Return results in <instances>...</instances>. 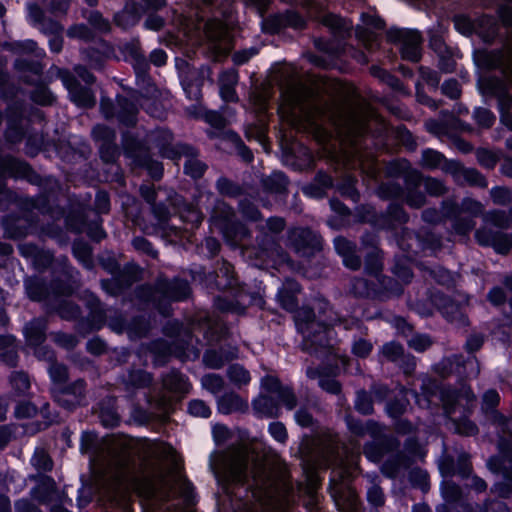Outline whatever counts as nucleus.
Here are the masks:
<instances>
[{
    "mask_svg": "<svg viewBox=\"0 0 512 512\" xmlns=\"http://www.w3.org/2000/svg\"><path fill=\"white\" fill-rule=\"evenodd\" d=\"M474 23V31L485 43L491 44L499 34L497 21L490 14H482L474 20Z\"/></svg>",
    "mask_w": 512,
    "mask_h": 512,
    "instance_id": "nucleus-31",
    "label": "nucleus"
},
{
    "mask_svg": "<svg viewBox=\"0 0 512 512\" xmlns=\"http://www.w3.org/2000/svg\"><path fill=\"white\" fill-rule=\"evenodd\" d=\"M287 246L301 257H313L322 250L323 239L308 226H295L287 231Z\"/></svg>",
    "mask_w": 512,
    "mask_h": 512,
    "instance_id": "nucleus-9",
    "label": "nucleus"
},
{
    "mask_svg": "<svg viewBox=\"0 0 512 512\" xmlns=\"http://www.w3.org/2000/svg\"><path fill=\"white\" fill-rule=\"evenodd\" d=\"M411 463V458L399 449L388 455L383 461L381 472L388 478H395L403 467H407Z\"/></svg>",
    "mask_w": 512,
    "mask_h": 512,
    "instance_id": "nucleus-35",
    "label": "nucleus"
},
{
    "mask_svg": "<svg viewBox=\"0 0 512 512\" xmlns=\"http://www.w3.org/2000/svg\"><path fill=\"white\" fill-rule=\"evenodd\" d=\"M344 421L348 431L355 437L362 438L365 435H369V425L371 422H377L374 419H368L363 422L361 419L355 417L354 415L348 413L344 417Z\"/></svg>",
    "mask_w": 512,
    "mask_h": 512,
    "instance_id": "nucleus-52",
    "label": "nucleus"
},
{
    "mask_svg": "<svg viewBox=\"0 0 512 512\" xmlns=\"http://www.w3.org/2000/svg\"><path fill=\"white\" fill-rule=\"evenodd\" d=\"M445 160V155L433 148H425L422 150L421 166L427 170H435L441 168Z\"/></svg>",
    "mask_w": 512,
    "mask_h": 512,
    "instance_id": "nucleus-60",
    "label": "nucleus"
},
{
    "mask_svg": "<svg viewBox=\"0 0 512 512\" xmlns=\"http://www.w3.org/2000/svg\"><path fill=\"white\" fill-rule=\"evenodd\" d=\"M86 306L89 310L87 317L78 322L80 332H96L102 329L106 323V311L98 296L91 293L87 299Z\"/></svg>",
    "mask_w": 512,
    "mask_h": 512,
    "instance_id": "nucleus-19",
    "label": "nucleus"
},
{
    "mask_svg": "<svg viewBox=\"0 0 512 512\" xmlns=\"http://www.w3.org/2000/svg\"><path fill=\"white\" fill-rule=\"evenodd\" d=\"M408 480L413 488L427 492L430 489V476L428 472L420 467L411 469Z\"/></svg>",
    "mask_w": 512,
    "mask_h": 512,
    "instance_id": "nucleus-63",
    "label": "nucleus"
},
{
    "mask_svg": "<svg viewBox=\"0 0 512 512\" xmlns=\"http://www.w3.org/2000/svg\"><path fill=\"white\" fill-rule=\"evenodd\" d=\"M282 405L277 397L261 395L252 400V407L255 413L262 414L267 418L278 417L279 407Z\"/></svg>",
    "mask_w": 512,
    "mask_h": 512,
    "instance_id": "nucleus-42",
    "label": "nucleus"
},
{
    "mask_svg": "<svg viewBox=\"0 0 512 512\" xmlns=\"http://www.w3.org/2000/svg\"><path fill=\"white\" fill-rule=\"evenodd\" d=\"M140 274V266L134 262H128L124 265L123 273L111 276L110 278L101 279L100 285L107 295L119 297L140 279Z\"/></svg>",
    "mask_w": 512,
    "mask_h": 512,
    "instance_id": "nucleus-13",
    "label": "nucleus"
},
{
    "mask_svg": "<svg viewBox=\"0 0 512 512\" xmlns=\"http://www.w3.org/2000/svg\"><path fill=\"white\" fill-rule=\"evenodd\" d=\"M1 226L4 238L20 241L29 235L36 234L39 230L40 223L29 222L16 214L8 213L2 217Z\"/></svg>",
    "mask_w": 512,
    "mask_h": 512,
    "instance_id": "nucleus-17",
    "label": "nucleus"
},
{
    "mask_svg": "<svg viewBox=\"0 0 512 512\" xmlns=\"http://www.w3.org/2000/svg\"><path fill=\"white\" fill-rule=\"evenodd\" d=\"M457 185H468L470 187L486 188L487 178L476 168L465 167L461 173L460 182Z\"/></svg>",
    "mask_w": 512,
    "mask_h": 512,
    "instance_id": "nucleus-50",
    "label": "nucleus"
},
{
    "mask_svg": "<svg viewBox=\"0 0 512 512\" xmlns=\"http://www.w3.org/2000/svg\"><path fill=\"white\" fill-rule=\"evenodd\" d=\"M438 398L447 416H452L456 413L460 400H466L467 404H469L476 399L471 386L467 383H462L459 388L453 387L450 384H443Z\"/></svg>",
    "mask_w": 512,
    "mask_h": 512,
    "instance_id": "nucleus-16",
    "label": "nucleus"
},
{
    "mask_svg": "<svg viewBox=\"0 0 512 512\" xmlns=\"http://www.w3.org/2000/svg\"><path fill=\"white\" fill-rule=\"evenodd\" d=\"M99 421L106 429H114L120 425L121 417L112 399L99 402Z\"/></svg>",
    "mask_w": 512,
    "mask_h": 512,
    "instance_id": "nucleus-37",
    "label": "nucleus"
},
{
    "mask_svg": "<svg viewBox=\"0 0 512 512\" xmlns=\"http://www.w3.org/2000/svg\"><path fill=\"white\" fill-rule=\"evenodd\" d=\"M333 245L335 252L342 258L343 265L357 271L362 266L361 257L357 254V245L354 241L339 235L334 238Z\"/></svg>",
    "mask_w": 512,
    "mask_h": 512,
    "instance_id": "nucleus-22",
    "label": "nucleus"
},
{
    "mask_svg": "<svg viewBox=\"0 0 512 512\" xmlns=\"http://www.w3.org/2000/svg\"><path fill=\"white\" fill-rule=\"evenodd\" d=\"M216 189L220 195L228 198H237L245 194V190L240 184L225 176H220L217 179Z\"/></svg>",
    "mask_w": 512,
    "mask_h": 512,
    "instance_id": "nucleus-48",
    "label": "nucleus"
},
{
    "mask_svg": "<svg viewBox=\"0 0 512 512\" xmlns=\"http://www.w3.org/2000/svg\"><path fill=\"white\" fill-rule=\"evenodd\" d=\"M151 329L150 318L145 314H137L128 320L127 335L130 340L145 338Z\"/></svg>",
    "mask_w": 512,
    "mask_h": 512,
    "instance_id": "nucleus-40",
    "label": "nucleus"
},
{
    "mask_svg": "<svg viewBox=\"0 0 512 512\" xmlns=\"http://www.w3.org/2000/svg\"><path fill=\"white\" fill-rule=\"evenodd\" d=\"M214 226L219 230L225 243L232 247H237L240 242L251 237V231L248 226L239 220L234 211L229 208L212 217Z\"/></svg>",
    "mask_w": 512,
    "mask_h": 512,
    "instance_id": "nucleus-11",
    "label": "nucleus"
},
{
    "mask_svg": "<svg viewBox=\"0 0 512 512\" xmlns=\"http://www.w3.org/2000/svg\"><path fill=\"white\" fill-rule=\"evenodd\" d=\"M260 183L265 193L282 195L288 191L289 178L283 171L275 170L269 176L262 177Z\"/></svg>",
    "mask_w": 512,
    "mask_h": 512,
    "instance_id": "nucleus-32",
    "label": "nucleus"
},
{
    "mask_svg": "<svg viewBox=\"0 0 512 512\" xmlns=\"http://www.w3.org/2000/svg\"><path fill=\"white\" fill-rule=\"evenodd\" d=\"M393 286H397V282L387 276L375 279L355 277L351 281L350 292L360 299L383 300L393 293Z\"/></svg>",
    "mask_w": 512,
    "mask_h": 512,
    "instance_id": "nucleus-10",
    "label": "nucleus"
},
{
    "mask_svg": "<svg viewBox=\"0 0 512 512\" xmlns=\"http://www.w3.org/2000/svg\"><path fill=\"white\" fill-rule=\"evenodd\" d=\"M45 306L48 313H54L66 321L78 320L82 314L81 307L76 302L66 298L51 299Z\"/></svg>",
    "mask_w": 512,
    "mask_h": 512,
    "instance_id": "nucleus-25",
    "label": "nucleus"
},
{
    "mask_svg": "<svg viewBox=\"0 0 512 512\" xmlns=\"http://www.w3.org/2000/svg\"><path fill=\"white\" fill-rule=\"evenodd\" d=\"M295 326L302 335L301 350L310 356L320 357L330 348L331 325L317 318L311 307L302 308L295 317Z\"/></svg>",
    "mask_w": 512,
    "mask_h": 512,
    "instance_id": "nucleus-2",
    "label": "nucleus"
},
{
    "mask_svg": "<svg viewBox=\"0 0 512 512\" xmlns=\"http://www.w3.org/2000/svg\"><path fill=\"white\" fill-rule=\"evenodd\" d=\"M264 391L275 394L278 401L287 409L293 410L298 404V398L291 385L283 384L282 381L273 375H266L261 380Z\"/></svg>",
    "mask_w": 512,
    "mask_h": 512,
    "instance_id": "nucleus-18",
    "label": "nucleus"
},
{
    "mask_svg": "<svg viewBox=\"0 0 512 512\" xmlns=\"http://www.w3.org/2000/svg\"><path fill=\"white\" fill-rule=\"evenodd\" d=\"M173 140L174 134L169 128H158L151 136V142L161 158L177 162L185 157L183 173L194 181L200 180L208 170V165L198 159V148L181 141L173 144Z\"/></svg>",
    "mask_w": 512,
    "mask_h": 512,
    "instance_id": "nucleus-1",
    "label": "nucleus"
},
{
    "mask_svg": "<svg viewBox=\"0 0 512 512\" xmlns=\"http://www.w3.org/2000/svg\"><path fill=\"white\" fill-rule=\"evenodd\" d=\"M473 119L477 126L484 130L492 128L496 122L495 114L490 109L482 106L474 108Z\"/></svg>",
    "mask_w": 512,
    "mask_h": 512,
    "instance_id": "nucleus-64",
    "label": "nucleus"
},
{
    "mask_svg": "<svg viewBox=\"0 0 512 512\" xmlns=\"http://www.w3.org/2000/svg\"><path fill=\"white\" fill-rule=\"evenodd\" d=\"M411 463V458L399 449L388 455L383 461L381 472L388 478H395L403 467H407Z\"/></svg>",
    "mask_w": 512,
    "mask_h": 512,
    "instance_id": "nucleus-34",
    "label": "nucleus"
},
{
    "mask_svg": "<svg viewBox=\"0 0 512 512\" xmlns=\"http://www.w3.org/2000/svg\"><path fill=\"white\" fill-rule=\"evenodd\" d=\"M146 351L151 355L154 366H166L171 360L170 343L164 338H157L150 341Z\"/></svg>",
    "mask_w": 512,
    "mask_h": 512,
    "instance_id": "nucleus-33",
    "label": "nucleus"
},
{
    "mask_svg": "<svg viewBox=\"0 0 512 512\" xmlns=\"http://www.w3.org/2000/svg\"><path fill=\"white\" fill-rule=\"evenodd\" d=\"M100 43L105 47V49L89 46L82 51L83 58L94 69H100L104 66L111 51V47L106 40L100 39Z\"/></svg>",
    "mask_w": 512,
    "mask_h": 512,
    "instance_id": "nucleus-41",
    "label": "nucleus"
},
{
    "mask_svg": "<svg viewBox=\"0 0 512 512\" xmlns=\"http://www.w3.org/2000/svg\"><path fill=\"white\" fill-rule=\"evenodd\" d=\"M47 320L34 317L23 328V335L28 346L38 347L46 341Z\"/></svg>",
    "mask_w": 512,
    "mask_h": 512,
    "instance_id": "nucleus-28",
    "label": "nucleus"
},
{
    "mask_svg": "<svg viewBox=\"0 0 512 512\" xmlns=\"http://www.w3.org/2000/svg\"><path fill=\"white\" fill-rule=\"evenodd\" d=\"M33 85L34 87L29 93L31 102L42 107L52 106L56 102V96L50 90L46 82L38 79Z\"/></svg>",
    "mask_w": 512,
    "mask_h": 512,
    "instance_id": "nucleus-38",
    "label": "nucleus"
},
{
    "mask_svg": "<svg viewBox=\"0 0 512 512\" xmlns=\"http://www.w3.org/2000/svg\"><path fill=\"white\" fill-rule=\"evenodd\" d=\"M362 243L364 245H370L372 248L364 256L363 264H364L365 274L369 275V276H373L375 278L384 276L382 274V270H383L382 251L375 245L373 239H370L368 241L365 238H362Z\"/></svg>",
    "mask_w": 512,
    "mask_h": 512,
    "instance_id": "nucleus-29",
    "label": "nucleus"
},
{
    "mask_svg": "<svg viewBox=\"0 0 512 512\" xmlns=\"http://www.w3.org/2000/svg\"><path fill=\"white\" fill-rule=\"evenodd\" d=\"M10 169L14 176L38 187L39 194L36 196L38 205L49 211L52 202L57 200L60 188L57 178L53 175H41L27 161H14Z\"/></svg>",
    "mask_w": 512,
    "mask_h": 512,
    "instance_id": "nucleus-3",
    "label": "nucleus"
},
{
    "mask_svg": "<svg viewBox=\"0 0 512 512\" xmlns=\"http://www.w3.org/2000/svg\"><path fill=\"white\" fill-rule=\"evenodd\" d=\"M59 74L72 103L82 109H91L95 106L96 97L90 87L81 84L75 75L67 69L60 70Z\"/></svg>",
    "mask_w": 512,
    "mask_h": 512,
    "instance_id": "nucleus-15",
    "label": "nucleus"
},
{
    "mask_svg": "<svg viewBox=\"0 0 512 512\" xmlns=\"http://www.w3.org/2000/svg\"><path fill=\"white\" fill-rule=\"evenodd\" d=\"M9 382L16 396H25L31 387L29 376L24 371H13Z\"/></svg>",
    "mask_w": 512,
    "mask_h": 512,
    "instance_id": "nucleus-55",
    "label": "nucleus"
},
{
    "mask_svg": "<svg viewBox=\"0 0 512 512\" xmlns=\"http://www.w3.org/2000/svg\"><path fill=\"white\" fill-rule=\"evenodd\" d=\"M86 386V381L83 378H78L72 382H65L57 390L62 395H69L82 400L85 397Z\"/></svg>",
    "mask_w": 512,
    "mask_h": 512,
    "instance_id": "nucleus-61",
    "label": "nucleus"
},
{
    "mask_svg": "<svg viewBox=\"0 0 512 512\" xmlns=\"http://www.w3.org/2000/svg\"><path fill=\"white\" fill-rule=\"evenodd\" d=\"M83 233L94 243H100L107 237V233L103 227V220L99 216L95 219L87 220Z\"/></svg>",
    "mask_w": 512,
    "mask_h": 512,
    "instance_id": "nucleus-57",
    "label": "nucleus"
},
{
    "mask_svg": "<svg viewBox=\"0 0 512 512\" xmlns=\"http://www.w3.org/2000/svg\"><path fill=\"white\" fill-rule=\"evenodd\" d=\"M207 281L218 291L229 292L234 296H237L242 288L234 266L225 259H222L220 263L218 262L213 271L208 273Z\"/></svg>",
    "mask_w": 512,
    "mask_h": 512,
    "instance_id": "nucleus-14",
    "label": "nucleus"
},
{
    "mask_svg": "<svg viewBox=\"0 0 512 512\" xmlns=\"http://www.w3.org/2000/svg\"><path fill=\"white\" fill-rule=\"evenodd\" d=\"M181 86L187 99L198 101L202 98L203 79L200 76L182 79Z\"/></svg>",
    "mask_w": 512,
    "mask_h": 512,
    "instance_id": "nucleus-59",
    "label": "nucleus"
},
{
    "mask_svg": "<svg viewBox=\"0 0 512 512\" xmlns=\"http://www.w3.org/2000/svg\"><path fill=\"white\" fill-rule=\"evenodd\" d=\"M409 221V214L404 209L402 201L390 202L384 212H382L377 222L383 229H394L397 225L406 224Z\"/></svg>",
    "mask_w": 512,
    "mask_h": 512,
    "instance_id": "nucleus-24",
    "label": "nucleus"
},
{
    "mask_svg": "<svg viewBox=\"0 0 512 512\" xmlns=\"http://www.w3.org/2000/svg\"><path fill=\"white\" fill-rule=\"evenodd\" d=\"M296 457L300 460V465L304 473L313 472L319 462L318 447L309 435L304 434L298 445Z\"/></svg>",
    "mask_w": 512,
    "mask_h": 512,
    "instance_id": "nucleus-23",
    "label": "nucleus"
},
{
    "mask_svg": "<svg viewBox=\"0 0 512 512\" xmlns=\"http://www.w3.org/2000/svg\"><path fill=\"white\" fill-rule=\"evenodd\" d=\"M226 77L231 78V83L226 84L223 83L220 85V95L221 98L226 102H237L238 96L234 86L238 80V74L235 70H225L220 74L219 80L220 82H224Z\"/></svg>",
    "mask_w": 512,
    "mask_h": 512,
    "instance_id": "nucleus-47",
    "label": "nucleus"
},
{
    "mask_svg": "<svg viewBox=\"0 0 512 512\" xmlns=\"http://www.w3.org/2000/svg\"><path fill=\"white\" fill-rule=\"evenodd\" d=\"M505 86L503 80L495 75H480L477 79L479 93L483 96L495 97Z\"/></svg>",
    "mask_w": 512,
    "mask_h": 512,
    "instance_id": "nucleus-44",
    "label": "nucleus"
},
{
    "mask_svg": "<svg viewBox=\"0 0 512 512\" xmlns=\"http://www.w3.org/2000/svg\"><path fill=\"white\" fill-rule=\"evenodd\" d=\"M335 186L334 178L324 169H319L312 180L302 187V193L311 199L322 200L327 197L328 190Z\"/></svg>",
    "mask_w": 512,
    "mask_h": 512,
    "instance_id": "nucleus-20",
    "label": "nucleus"
},
{
    "mask_svg": "<svg viewBox=\"0 0 512 512\" xmlns=\"http://www.w3.org/2000/svg\"><path fill=\"white\" fill-rule=\"evenodd\" d=\"M475 155L477 162L481 167L487 170H493L502 158L503 153L500 150L494 151L489 148L479 147L476 150Z\"/></svg>",
    "mask_w": 512,
    "mask_h": 512,
    "instance_id": "nucleus-53",
    "label": "nucleus"
},
{
    "mask_svg": "<svg viewBox=\"0 0 512 512\" xmlns=\"http://www.w3.org/2000/svg\"><path fill=\"white\" fill-rule=\"evenodd\" d=\"M307 26L308 23L303 14L293 8L271 13L261 21V31L270 36L280 35L287 28L303 31Z\"/></svg>",
    "mask_w": 512,
    "mask_h": 512,
    "instance_id": "nucleus-8",
    "label": "nucleus"
},
{
    "mask_svg": "<svg viewBox=\"0 0 512 512\" xmlns=\"http://www.w3.org/2000/svg\"><path fill=\"white\" fill-rule=\"evenodd\" d=\"M387 42L400 44L399 53L402 60L418 63L422 59V35L417 29L390 27L386 31Z\"/></svg>",
    "mask_w": 512,
    "mask_h": 512,
    "instance_id": "nucleus-7",
    "label": "nucleus"
},
{
    "mask_svg": "<svg viewBox=\"0 0 512 512\" xmlns=\"http://www.w3.org/2000/svg\"><path fill=\"white\" fill-rule=\"evenodd\" d=\"M439 298L442 305L441 312L448 321H460L462 323H464V321H468L467 316L461 311L460 305L456 303L453 298L443 293Z\"/></svg>",
    "mask_w": 512,
    "mask_h": 512,
    "instance_id": "nucleus-45",
    "label": "nucleus"
},
{
    "mask_svg": "<svg viewBox=\"0 0 512 512\" xmlns=\"http://www.w3.org/2000/svg\"><path fill=\"white\" fill-rule=\"evenodd\" d=\"M88 219V215L83 209L71 208L64 217V224L69 232L82 234Z\"/></svg>",
    "mask_w": 512,
    "mask_h": 512,
    "instance_id": "nucleus-43",
    "label": "nucleus"
},
{
    "mask_svg": "<svg viewBox=\"0 0 512 512\" xmlns=\"http://www.w3.org/2000/svg\"><path fill=\"white\" fill-rule=\"evenodd\" d=\"M370 440L362 447L365 458L374 464H380L385 456L394 453L400 448L399 439L386 432V426L381 422H371L369 425Z\"/></svg>",
    "mask_w": 512,
    "mask_h": 512,
    "instance_id": "nucleus-5",
    "label": "nucleus"
},
{
    "mask_svg": "<svg viewBox=\"0 0 512 512\" xmlns=\"http://www.w3.org/2000/svg\"><path fill=\"white\" fill-rule=\"evenodd\" d=\"M66 34L71 39H79L86 43L96 39V33L85 23L72 24L68 27Z\"/></svg>",
    "mask_w": 512,
    "mask_h": 512,
    "instance_id": "nucleus-58",
    "label": "nucleus"
},
{
    "mask_svg": "<svg viewBox=\"0 0 512 512\" xmlns=\"http://www.w3.org/2000/svg\"><path fill=\"white\" fill-rule=\"evenodd\" d=\"M354 408L361 415H372L374 413V401L371 394L365 389L358 390L354 400Z\"/></svg>",
    "mask_w": 512,
    "mask_h": 512,
    "instance_id": "nucleus-56",
    "label": "nucleus"
},
{
    "mask_svg": "<svg viewBox=\"0 0 512 512\" xmlns=\"http://www.w3.org/2000/svg\"><path fill=\"white\" fill-rule=\"evenodd\" d=\"M471 413L472 409L470 406L466 405L463 407V413L456 421L457 432L460 435L471 437L479 433L477 424L469 417Z\"/></svg>",
    "mask_w": 512,
    "mask_h": 512,
    "instance_id": "nucleus-49",
    "label": "nucleus"
},
{
    "mask_svg": "<svg viewBox=\"0 0 512 512\" xmlns=\"http://www.w3.org/2000/svg\"><path fill=\"white\" fill-rule=\"evenodd\" d=\"M17 206V211L10 212L11 214H16L29 222H37L40 223L39 215L34 211L35 209L44 213L47 212V209L40 207L37 202V198H23L20 196V199L17 203H14Z\"/></svg>",
    "mask_w": 512,
    "mask_h": 512,
    "instance_id": "nucleus-36",
    "label": "nucleus"
},
{
    "mask_svg": "<svg viewBox=\"0 0 512 512\" xmlns=\"http://www.w3.org/2000/svg\"><path fill=\"white\" fill-rule=\"evenodd\" d=\"M248 409L247 400L234 391L224 392L217 399V411L223 415L246 413Z\"/></svg>",
    "mask_w": 512,
    "mask_h": 512,
    "instance_id": "nucleus-27",
    "label": "nucleus"
},
{
    "mask_svg": "<svg viewBox=\"0 0 512 512\" xmlns=\"http://www.w3.org/2000/svg\"><path fill=\"white\" fill-rule=\"evenodd\" d=\"M75 292V282L69 275L64 277L56 276L50 280V294L53 296L51 299L71 297Z\"/></svg>",
    "mask_w": 512,
    "mask_h": 512,
    "instance_id": "nucleus-39",
    "label": "nucleus"
},
{
    "mask_svg": "<svg viewBox=\"0 0 512 512\" xmlns=\"http://www.w3.org/2000/svg\"><path fill=\"white\" fill-rule=\"evenodd\" d=\"M99 109L106 121L116 120L120 128L131 129L138 123L136 104L121 93L116 94L115 102L108 96H101Z\"/></svg>",
    "mask_w": 512,
    "mask_h": 512,
    "instance_id": "nucleus-6",
    "label": "nucleus"
},
{
    "mask_svg": "<svg viewBox=\"0 0 512 512\" xmlns=\"http://www.w3.org/2000/svg\"><path fill=\"white\" fill-rule=\"evenodd\" d=\"M301 292L300 284L294 279H288L277 292L279 306L287 312H295L299 308L297 295Z\"/></svg>",
    "mask_w": 512,
    "mask_h": 512,
    "instance_id": "nucleus-26",
    "label": "nucleus"
},
{
    "mask_svg": "<svg viewBox=\"0 0 512 512\" xmlns=\"http://www.w3.org/2000/svg\"><path fill=\"white\" fill-rule=\"evenodd\" d=\"M398 245L404 252L418 256L427 250L438 248L440 239L429 229L404 230Z\"/></svg>",
    "mask_w": 512,
    "mask_h": 512,
    "instance_id": "nucleus-12",
    "label": "nucleus"
},
{
    "mask_svg": "<svg viewBox=\"0 0 512 512\" xmlns=\"http://www.w3.org/2000/svg\"><path fill=\"white\" fill-rule=\"evenodd\" d=\"M152 374L144 369H132L128 372L126 386L133 389H144L151 385Z\"/></svg>",
    "mask_w": 512,
    "mask_h": 512,
    "instance_id": "nucleus-51",
    "label": "nucleus"
},
{
    "mask_svg": "<svg viewBox=\"0 0 512 512\" xmlns=\"http://www.w3.org/2000/svg\"><path fill=\"white\" fill-rule=\"evenodd\" d=\"M158 289L165 298L174 302L186 301L192 294L189 282L179 276L161 281Z\"/></svg>",
    "mask_w": 512,
    "mask_h": 512,
    "instance_id": "nucleus-21",
    "label": "nucleus"
},
{
    "mask_svg": "<svg viewBox=\"0 0 512 512\" xmlns=\"http://www.w3.org/2000/svg\"><path fill=\"white\" fill-rule=\"evenodd\" d=\"M405 190L402 185L396 181H387L381 183L377 188V195L382 200L390 202L402 201Z\"/></svg>",
    "mask_w": 512,
    "mask_h": 512,
    "instance_id": "nucleus-46",
    "label": "nucleus"
},
{
    "mask_svg": "<svg viewBox=\"0 0 512 512\" xmlns=\"http://www.w3.org/2000/svg\"><path fill=\"white\" fill-rule=\"evenodd\" d=\"M125 154L132 157L136 167L145 170L154 181H160L164 176L163 163L155 159L149 147L142 143L135 134L125 131L122 133Z\"/></svg>",
    "mask_w": 512,
    "mask_h": 512,
    "instance_id": "nucleus-4",
    "label": "nucleus"
},
{
    "mask_svg": "<svg viewBox=\"0 0 512 512\" xmlns=\"http://www.w3.org/2000/svg\"><path fill=\"white\" fill-rule=\"evenodd\" d=\"M490 247L499 255H508L510 253V233L502 231L490 233Z\"/></svg>",
    "mask_w": 512,
    "mask_h": 512,
    "instance_id": "nucleus-62",
    "label": "nucleus"
},
{
    "mask_svg": "<svg viewBox=\"0 0 512 512\" xmlns=\"http://www.w3.org/2000/svg\"><path fill=\"white\" fill-rule=\"evenodd\" d=\"M24 288L27 297L33 302L46 303L50 300V281L45 278L32 276L24 281Z\"/></svg>",
    "mask_w": 512,
    "mask_h": 512,
    "instance_id": "nucleus-30",
    "label": "nucleus"
},
{
    "mask_svg": "<svg viewBox=\"0 0 512 512\" xmlns=\"http://www.w3.org/2000/svg\"><path fill=\"white\" fill-rule=\"evenodd\" d=\"M227 377L230 382L238 388L248 385L251 381L250 372L243 365L238 363L228 367Z\"/></svg>",
    "mask_w": 512,
    "mask_h": 512,
    "instance_id": "nucleus-54",
    "label": "nucleus"
}]
</instances>
